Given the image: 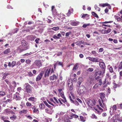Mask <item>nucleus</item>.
Segmentation results:
<instances>
[{"mask_svg":"<svg viewBox=\"0 0 122 122\" xmlns=\"http://www.w3.org/2000/svg\"><path fill=\"white\" fill-rule=\"evenodd\" d=\"M100 98L102 99L101 100H99L100 105L105 110H107V108L105 103L107 101V99L105 98L106 94L104 93H100Z\"/></svg>","mask_w":122,"mask_h":122,"instance_id":"1","label":"nucleus"},{"mask_svg":"<svg viewBox=\"0 0 122 122\" xmlns=\"http://www.w3.org/2000/svg\"><path fill=\"white\" fill-rule=\"evenodd\" d=\"M70 94L71 95L69 94V98L72 103H74L77 106H78L79 105V104L78 101L80 103L82 102L81 100L79 98H77L75 99V101L73 100V99H74V95L71 93H70Z\"/></svg>","mask_w":122,"mask_h":122,"instance_id":"2","label":"nucleus"},{"mask_svg":"<svg viewBox=\"0 0 122 122\" xmlns=\"http://www.w3.org/2000/svg\"><path fill=\"white\" fill-rule=\"evenodd\" d=\"M77 87V92L79 95L82 94H85L87 92V90L84 86L81 85Z\"/></svg>","mask_w":122,"mask_h":122,"instance_id":"3","label":"nucleus"},{"mask_svg":"<svg viewBox=\"0 0 122 122\" xmlns=\"http://www.w3.org/2000/svg\"><path fill=\"white\" fill-rule=\"evenodd\" d=\"M54 72V71L53 68L47 69L45 70L44 76L45 77L47 76H48L50 74Z\"/></svg>","mask_w":122,"mask_h":122,"instance_id":"4","label":"nucleus"},{"mask_svg":"<svg viewBox=\"0 0 122 122\" xmlns=\"http://www.w3.org/2000/svg\"><path fill=\"white\" fill-rule=\"evenodd\" d=\"M53 99L56 102V103H54V104H56L57 106H60L63 104L62 102V99L61 98H59V99H57L55 97H54Z\"/></svg>","mask_w":122,"mask_h":122,"instance_id":"5","label":"nucleus"},{"mask_svg":"<svg viewBox=\"0 0 122 122\" xmlns=\"http://www.w3.org/2000/svg\"><path fill=\"white\" fill-rule=\"evenodd\" d=\"M95 101L94 100H90L87 102V104L90 107L92 108V107L95 104Z\"/></svg>","mask_w":122,"mask_h":122,"instance_id":"6","label":"nucleus"},{"mask_svg":"<svg viewBox=\"0 0 122 122\" xmlns=\"http://www.w3.org/2000/svg\"><path fill=\"white\" fill-rule=\"evenodd\" d=\"M105 69H102L101 70L98 71L96 72V75H98L101 77L103 76V74L105 73Z\"/></svg>","mask_w":122,"mask_h":122,"instance_id":"7","label":"nucleus"},{"mask_svg":"<svg viewBox=\"0 0 122 122\" xmlns=\"http://www.w3.org/2000/svg\"><path fill=\"white\" fill-rule=\"evenodd\" d=\"M42 64L41 61L39 60H36L34 62L33 66L40 67L42 66Z\"/></svg>","mask_w":122,"mask_h":122,"instance_id":"8","label":"nucleus"},{"mask_svg":"<svg viewBox=\"0 0 122 122\" xmlns=\"http://www.w3.org/2000/svg\"><path fill=\"white\" fill-rule=\"evenodd\" d=\"M55 16L57 17L60 20H61V21H62V20L64 19L65 18V16L63 14H57V15Z\"/></svg>","mask_w":122,"mask_h":122,"instance_id":"9","label":"nucleus"},{"mask_svg":"<svg viewBox=\"0 0 122 122\" xmlns=\"http://www.w3.org/2000/svg\"><path fill=\"white\" fill-rule=\"evenodd\" d=\"M116 106L115 105L113 106L110 108V112L111 116L112 114L116 110Z\"/></svg>","mask_w":122,"mask_h":122,"instance_id":"10","label":"nucleus"},{"mask_svg":"<svg viewBox=\"0 0 122 122\" xmlns=\"http://www.w3.org/2000/svg\"><path fill=\"white\" fill-rule=\"evenodd\" d=\"M4 113L8 114H15V113L9 109H7L5 110L4 111Z\"/></svg>","mask_w":122,"mask_h":122,"instance_id":"11","label":"nucleus"},{"mask_svg":"<svg viewBox=\"0 0 122 122\" xmlns=\"http://www.w3.org/2000/svg\"><path fill=\"white\" fill-rule=\"evenodd\" d=\"M25 85H26V92L28 93L30 92L32 90L31 87L28 83H26Z\"/></svg>","mask_w":122,"mask_h":122,"instance_id":"12","label":"nucleus"},{"mask_svg":"<svg viewBox=\"0 0 122 122\" xmlns=\"http://www.w3.org/2000/svg\"><path fill=\"white\" fill-rule=\"evenodd\" d=\"M86 59H88L91 61H92L93 62H99V61L98 58H93L90 57H87Z\"/></svg>","mask_w":122,"mask_h":122,"instance_id":"13","label":"nucleus"},{"mask_svg":"<svg viewBox=\"0 0 122 122\" xmlns=\"http://www.w3.org/2000/svg\"><path fill=\"white\" fill-rule=\"evenodd\" d=\"M21 43L23 46L25 48V50H26L28 48V45L26 42L24 40L22 41Z\"/></svg>","mask_w":122,"mask_h":122,"instance_id":"14","label":"nucleus"},{"mask_svg":"<svg viewBox=\"0 0 122 122\" xmlns=\"http://www.w3.org/2000/svg\"><path fill=\"white\" fill-rule=\"evenodd\" d=\"M83 81V78L81 77H79L78 79L77 84L76 85L77 87H79L81 84V83Z\"/></svg>","mask_w":122,"mask_h":122,"instance_id":"15","label":"nucleus"},{"mask_svg":"<svg viewBox=\"0 0 122 122\" xmlns=\"http://www.w3.org/2000/svg\"><path fill=\"white\" fill-rule=\"evenodd\" d=\"M97 107H94V108L95 110L97 111L98 113H100V112L103 111V110L100 107L99 105H97Z\"/></svg>","mask_w":122,"mask_h":122,"instance_id":"16","label":"nucleus"},{"mask_svg":"<svg viewBox=\"0 0 122 122\" xmlns=\"http://www.w3.org/2000/svg\"><path fill=\"white\" fill-rule=\"evenodd\" d=\"M13 97L16 100H20L21 99V98L19 95V93L17 92L16 93V94L14 95Z\"/></svg>","mask_w":122,"mask_h":122,"instance_id":"17","label":"nucleus"},{"mask_svg":"<svg viewBox=\"0 0 122 122\" xmlns=\"http://www.w3.org/2000/svg\"><path fill=\"white\" fill-rule=\"evenodd\" d=\"M44 73L43 71H42L37 76L36 78V81H39L41 78Z\"/></svg>","mask_w":122,"mask_h":122,"instance_id":"18","label":"nucleus"},{"mask_svg":"<svg viewBox=\"0 0 122 122\" xmlns=\"http://www.w3.org/2000/svg\"><path fill=\"white\" fill-rule=\"evenodd\" d=\"M99 6H101L103 7H104L106 6H107L108 7V9H111V6H110V4H108L107 3H102L99 4Z\"/></svg>","mask_w":122,"mask_h":122,"instance_id":"19","label":"nucleus"},{"mask_svg":"<svg viewBox=\"0 0 122 122\" xmlns=\"http://www.w3.org/2000/svg\"><path fill=\"white\" fill-rule=\"evenodd\" d=\"M94 78H89L87 79L88 83L89 84H93L94 83Z\"/></svg>","mask_w":122,"mask_h":122,"instance_id":"20","label":"nucleus"},{"mask_svg":"<svg viewBox=\"0 0 122 122\" xmlns=\"http://www.w3.org/2000/svg\"><path fill=\"white\" fill-rule=\"evenodd\" d=\"M58 77V76L55 75H53L52 76H50L49 77L51 81H53L54 80L56 79Z\"/></svg>","mask_w":122,"mask_h":122,"instance_id":"21","label":"nucleus"},{"mask_svg":"<svg viewBox=\"0 0 122 122\" xmlns=\"http://www.w3.org/2000/svg\"><path fill=\"white\" fill-rule=\"evenodd\" d=\"M100 67L103 69H105V66L104 63L103 62H100L99 63Z\"/></svg>","mask_w":122,"mask_h":122,"instance_id":"22","label":"nucleus"},{"mask_svg":"<svg viewBox=\"0 0 122 122\" xmlns=\"http://www.w3.org/2000/svg\"><path fill=\"white\" fill-rule=\"evenodd\" d=\"M119 117V115H115L112 117L113 121H117V120H118Z\"/></svg>","mask_w":122,"mask_h":122,"instance_id":"23","label":"nucleus"},{"mask_svg":"<svg viewBox=\"0 0 122 122\" xmlns=\"http://www.w3.org/2000/svg\"><path fill=\"white\" fill-rule=\"evenodd\" d=\"M24 50L21 48V46H20L17 48V50L16 51L17 52L19 53H20L22 51Z\"/></svg>","mask_w":122,"mask_h":122,"instance_id":"24","label":"nucleus"},{"mask_svg":"<svg viewBox=\"0 0 122 122\" xmlns=\"http://www.w3.org/2000/svg\"><path fill=\"white\" fill-rule=\"evenodd\" d=\"M79 23V22L73 21L71 23V24L72 25L75 26L77 25Z\"/></svg>","mask_w":122,"mask_h":122,"instance_id":"25","label":"nucleus"},{"mask_svg":"<svg viewBox=\"0 0 122 122\" xmlns=\"http://www.w3.org/2000/svg\"><path fill=\"white\" fill-rule=\"evenodd\" d=\"M10 49L9 48L5 50L3 52V53L4 54H7L10 52Z\"/></svg>","mask_w":122,"mask_h":122,"instance_id":"26","label":"nucleus"},{"mask_svg":"<svg viewBox=\"0 0 122 122\" xmlns=\"http://www.w3.org/2000/svg\"><path fill=\"white\" fill-rule=\"evenodd\" d=\"M54 6H52V7L51 8V10L52 11V13L55 16V15H56L57 14V13L56 11V10H54L55 11H53V9H54Z\"/></svg>","mask_w":122,"mask_h":122,"instance_id":"27","label":"nucleus"},{"mask_svg":"<svg viewBox=\"0 0 122 122\" xmlns=\"http://www.w3.org/2000/svg\"><path fill=\"white\" fill-rule=\"evenodd\" d=\"M61 96L63 99H62V102L64 103H65V102H66V97H65L64 95H63L62 96Z\"/></svg>","mask_w":122,"mask_h":122,"instance_id":"28","label":"nucleus"},{"mask_svg":"<svg viewBox=\"0 0 122 122\" xmlns=\"http://www.w3.org/2000/svg\"><path fill=\"white\" fill-rule=\"evenodd\" d=\"M89 15L87 14H85L82 15L81 17L82 18H83V19H86V20H88V18H86V17H89Z\"/></svg>","mask_w":122,"mask_h":122,"instance_id":"29","label":"nucleus"},{"mask_svg":"<svg viewBox=\"0 0 122 122\" xmlns=\"http://www.w3.org/2000/svg\"><path fill=\"white\" fill-rule=\"evenodd\" d=\"M80 118L81 121L82 122H85L86 121V118L85 117H83L82 116H80Z\"/></svg>","mask_w":122,"mask_h":122,"instance_id":"30","label":"nucleus"},{"mask_svg":"<svg viewBox=\"0 0 122 122\" xmlns=\"http://www.w3.org/2000/svg\"><path fill=\"white\" fill-rule=\"evenodd\" d=\"M73 11V9H70L69 10L68 12L66 14L68 16H69L71 14V13Z\"/></svg>","mask_w":122,"mask_h":122,"instance_id":"31","label":"nucleus"},{"mask_svg":"<svg viewBox=\"0 0 122 122\" xmlns=\"http://www.w3.org/2000/svg\"><path fill=\"white\" fill-rule=\"evenodd\" d=\"M108 68H109V71L111 73H112L113 71V69L112 66H111L110 65H108Z\"/></svg>","mask_w":122,"mask_h":122,"instance_id":"32","label":"nucleus"},{"mask_svg":"<svg viewBox=\"0 0 122 122\" xmlns=\"http://www.w3.org/2000/svg\"><path fill=\"white\" fill-rule=\"evenodd\" d=\"M84 41H77L76 42V45H80L81 44H83L84 43Z\"/></svg>","mask_w":122,"mask_h":122,"instance_id":"33","label":"nucleus"},{"mask_svg":"<svg viewBox=\"0 0 122 122\" xmlns=\"http://www.w3.org/2000/svg\"><path fill=\"white\" fill-rule=\"evenodd\" d=\"M95 79H96L97 80L100 79V78L102 77L100 76H99V75H96V73H95Z\"/></svg>","mask_w":122,"mask_h":122,"instance_id":"34","label":"nucleus"},{"mask_svg":"<svg viewBox=\"0 0 122 122\" xmlns=\"http://www.w3.org/2000/svg\"><path fill=\"white\" fill-rule=\"evenodd\" d=\"M72 80L71 79H70L68 80L67 81V83L68 84V86H69V85L71 84H72Z\"/></svg>","mask_w":122,"mask_h":122,"instance_id":"35","label":"nucleus"},{"mask_svg":"<svg viewBox=\"0 0 122 122\" xmlns=\"http://www.w3.org/2000/svg\"><path fill=\"white\" fill-rule=\"evenodd\" d=\"M16 117V116L15 115H14L10 117V119L12 120H14L15 119Z\"/></svg>","mask_w":122,"mask_h":122,"instance_id":"36","label":"nucleus"},{"mask_svg":"<svg viewBox=\"0 0 122 122\" xmlns=\"http://www.w3.org/2000/svg\"><path fill=\"white\" fill-rule=\"evenodd\" d=\"M5 95V92H4L0 91V96H3Z\"/></svg>","mask_w":122,"mask_h":122,"instance_id":"37","label":"nucleus"},{"mask_svg":"<svg viewBox=\"0 0 122 122\" xmlns=\"http://www.w3.org/2000/svg\"><path fill=\"white\" fill-rule=\"evenodd\" d=\"M108 122H113V120L112 119V118H111L110 117H109L108 119Z\"/></svg>","mask_w":122,"mask_h":122,"instance_id":"38","label":"nucleus"},{"mask_svg":"<svg viewBox=\"0 0 122 122\" xmlns=\"http://www.w3.org/2000/svg\"><path fill=\"white\" fill-rule=\"evenodd\" d=\"M39 106L40 108L41 109H43L44 108V105L42 103L40 104Z\"/></svg>","mask_w":122,"mask_h":122,"instance_id":"39","label":"nucleus"},{"mask_svg":"<svg viewBox=\"0 0 122 122\" xmlns=\"http://www.w3.org/2000/svg\"><path fill=\"white\" fill-rule=\"evenodd\" d=\"M113 89H114V90L115 91V89L117 87V84L114 83H113Z\"/></svg>","mask_w":122,"mask_h":122,"instance_id":"40","label":"nucleus"},{"mask_svg":"<svg viewBox=\"0 0 122 122\" xmlns=\"http://www.w3.org/2000/svg\"><path fill=\"white\" fill-rule=\"evenodd\" d=\"M94 8L96 10H98V11H100V9L98 7L97 5H95L94 6Z\"/></svg>","mask_w":122,"mask_h":122,"instance_id":"41","label":"nucleus"},{"mask_svg":"<svg viewBox=\"0 0 122 122\" xmlns=\"http://www.w3.org/2000/svg\"><path fill=\"white\" fill-rule=\"evenodd\" d=\"M52 29L53 30L56 31L59 29V27L58 26L54 27L52 28Z\"/></svg>","mask_w":122,"mask_h":122,"instance_id":"42","label":"nucleus"},{"mask_svg":"<svg viewBox=\"0 0 122 122\" xmlns=\"http://www.w3.org/2000/svg\"><path fill=\"white\" fill-rule=\"evenodd\" d=\"M69 86H68L69 87V90H71L73 89V85H72V84H70V85H69Z\"/></svg>","mask_w":122,"mask_h":122,"instance_id":"43","label":"nucleus"},{"mask_svg":"<svg viewBox=\"0 0 122 122\" xmlns=\"http://www.w3.org/2000/svg\"><path fill=\"white\" fill-rule=\"evenodd\" d=\"M32 108V109H34L33 112H34L36 113L38 110V109L36 108L35 106H34Z\"/></svg>","mask_w":122,"mask_h":122,"instance_id":"44","label":"nucleus"},{"mask_svg":"<svg viewBox=\"0 0 122 122\" xmlns=\"http://www.w3.org/2000/svg\"><path fill=\"white\" fill-rule=\"evenodd\" d=\"M92 15H94L95 17L97 18H98V15H97V14H96V13H95L94 12H92Z\"/></svg>","mask_w":122,"mask_h":122,"instance_id":"45","label":"nucleus"},{"mask_svg":"<svg viewBox=\"0 0 122 122\" xmlns=\"http://www.w3.org/2000/svg\"><path fill=\"white\" fill-rule=\"evenodd\" d=\"M71 117L73 118H77L78 117V116L74 114H72V115H71Z\"/></svg>","mask_w":122,"mask_h":122,"instance_id":"46","label":"nucleus"},{"mask_svg":"<svg viewBox=\"0 0 122 122\" xmlns=\"http://www.w3.org/2000/svg\"><path fill=\"white\" fill-rule=\"evenodd\" d=\"M78 65L77 64H76L74 66L73 69V70H75L78 68Z\"/></svg>","mask_w":122,"mask_h":122,"instance_id":"47","label":"nucleus"},{"mask_svg":"<svg viewBox=\"0 0 122 122\" xmlns=\"http://www.w3.org/2000/svg\"><path fill=\"white\" fill-rule=\"evenodd\" d=\"M113 22V21H105L104 22H100V23H103V24H107L108 23H112Z\"/></svg>","mask_w":122,"mask_h":122,"instance_id":"48","label":"nucleus"},{"mask_svg":"<svg viewBox=\"0 0 122 122\" xmlns=\"http://www.w3.org/2000/svg\"><path fill=\"white\" fill-rule=\"evenodd\" d=\"M118 68L120 69H122V61L120 62L118 66Z\"/></svg>","mask_w":122,"mask_h":122,"instance_id":"49","label":"nucleus"},{"mask_svg":"<svg viewBox=\"0 0 122 122\" xmlns=\"http://www.w3.org/2000/svg\"><path fill=\"white\" fill-rule=\"evenodd\" d=\"M19 112L20 114H21L22 113H25L27 112V110H24L20 112Z\"/></svg>","mask_w":122,"mask_h":122,"instance_id":"50","label":"nucleus"},{"mask_svg":"<svg viewBox=\"0 0 122 122\" xmlns=\"http://www.w3.org/2000/svg\"><path fill=\"white\" fill-rule=\"evenodd\" d=\"M16 63V62L14 61H13L11 64V66L12 67H13L15 66V65Z\"/></svg>","mask_w":122,"mask_h":122,"instance_id":"51","label":"nucleus"},{"mask_svg":"<svg viewBox=\"0 0 122 122\" xmlns=\"http://www.w3.org/2000/svg\"><path fill=\"white\" fill-rule=\"evenodd\" d=\"M91 118L93 119H97V117L94 114H92Z\"/></svg>","mask_w":122,"mask_h":122,"instance_id":"52","label":"nucleus"},{"mask_svg":"<svg viewBox=\"0 0 122 122\" xmlns=\"http://www.w3.org/2000/svg\"><path fill=\"white\" fill-rule=\"evenodd\" d=\"M111 31V29L110 28L108 29L107 30H106V34H107L109 33Z\"/></svg>","mask_w":122,"mask_h":122,"instance_id":"53","label":"nucleus"},{"mask_svg":"<svg viewBox=\"0 0 122 122\" xmlns=\"http://www.w3.org/2000/svg\"><path fill=\"white\" fill-rule=\"evenodd\" d=\"M35 98L33 97H31L28 98V100L29 101H34V100Z\"/></svg>","mask_w":122,"mask_h":122,"instance_id":"54","label":"nucleus"},{"mask_svg":"<svg viewBox=\"0 0 122 122\" xmlns=\"http://www.w3.org/2000/svg\"><path fill=\"white\" fill-rule=\"evenodd\" d=\"M31 62V61L30 59H27L25 61V62L27 64H30Z\"/></svg>","mask_w":122,"mask_h":122,"instance_id":"55","label":"nucleus"},{"mask_svg":"<svg viewBox=\"0 0 122 122\" xmlns=\"http://www.w3.org/2000/svg\"><path fill=\"white\" fill-rule=\"evenodd\" d=\"M119 79H122V71H121L119 73Z\"/></svg>","mask_w":122,"mask_h":122,"instance_id":"56","label":"nucleus"},{"mask_svg":"<svg viewBox=\"0 0 122 122\" xmlns=\"http://www.w3.org/2000/svg\"><path fill=\"white\" fill-rule=\"evenodd\" d=\"M99 85V84L98 83H97L93 87V88H97Z\"/></svg>","mask_w":122,"mask_h":122,"instance_id":"57","label":"nucleus"},{"mask_svg":"<svg viewBox=\"0 0 122 122\" xmlns=\"http://www.w3.org/2000/svg\"><path fill=\"white\" fill-rule=\"evenodd\" d=\"M64 120L65 122H71L67 118H64Z\"/></svg>","mask_w":122,"mask_h":122,"instance_id":"58","label":"nucleus"},{"mask_svg":"<svg viewBox=\"0 0 122 122\" xmlns=\"http://www.w3.org/2000/svg\"><path fill=\"white\" fill-rule=\"evenodd\" d=\"M92 54L95 56H97V53L95 51H92Z\"/></svg>","mask_w":122,"mask_h":122,"instance_id":"59","label":"nucleus"},{"mask_svg":"<svg viewBox=\"0 0 122 122\" xmlns=\"http://www.w3.org/2000/svg\"><path fill=\"white\" fill-rule=\"evenodd\" d=\"M46 112L47 113H48L49 114H51V112L50 111V110L48 109H46Z\"/></svg>","mask_w":122,"mask_h":122,"instance_id":"60","label":"nucleus"},{"mask_svg":"<svg viewBox=\"0 0 122 122\" xmlns=\"http://www.w3.org/2000/svg\"><path fill=\"white\" fill-rule=\"evenodd\" d=\"M2 74H3L4 75L3 77V78L4 79H5L6 76H7V75H8V73H2Z\"/></svg>","mask_w":122,"mask_h":122,"instance_id":"61","label":"nucleus"},{"mask_svg":"<svg viewBox=\"0 0 122 122\" xmlns=\"http://www.w3.org/2000/svg\"><path fill=\"white\" fill-rule=\"evenodd\" d=\"M33 75L32 74L31 72H28V75L30 76H33Z\"/></svg>","mask_w":122,"mask_h":122,"instance_id":"62","label":"nucleus"},{"mask_svg":"<svg viewBox=\"0 0 122 122\" xmlns=\"http://www.w3.org/2000/svg\"><path fill=\"white\" fill-rule=\"evenodd\" d=\"M93 69L92 68H89L87 70V71L90 72H92L93 71Z\"/></svg>","mask_w":122,"mask_h":122,"instance_id":"63","label":"nucleus"},{"mask_svg":"<svg viewBox=\"0 0 122 122\" xmlns=\"http://www.w3.org/2000/svg\"><path fill=\"white\" fill-rule=\"evenodd\" d=\"M53 38L55 39H59L60 38V37H59L57 36L56 35H54L53 36Z\"/></svg>","mask_w":122,"mask_h":122,"instance_id":"64","label":"nucleus"}]
</instances>
